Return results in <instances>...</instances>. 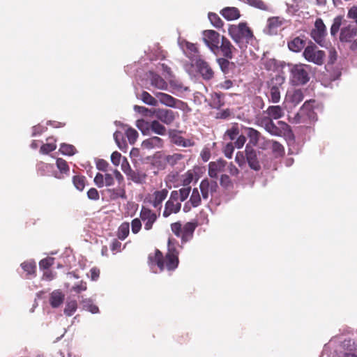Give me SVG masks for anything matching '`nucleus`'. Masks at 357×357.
Listing matches in <instances>:
<instances>
[{
  "instance_id": "nucleus-58",
  "label": "nucleus",
  "mask_w": 357,
  "mask_h": 357,
  "mask_svg": "<svg viewBox=\"0 0 357 357\" xmlns=\"http://www.w3.org/2000/svg\"><path fill=\"white\" fill-rule=\"evenodd\" d=\"M347 16L352 20L356 24L354 25L357 26V5L353 6L349 9Z\"/></svg>"
},
{
  "instance_id": "nucleus-29",
  "label": "nucleus",
  "mask_w": 357,
  "mask_h": 357,
  "mask_svg": "<svg viewBox=\"0 0 357 357\" xmlns=\"http://www.w3.org/2000/svg\"><path fill=\"white\" fill-rule=\"evenodd\" d=\"M305 40L301 37H296L288 42L289 49L294 52H301L305 46Z\"/></svg>"
},
{
  "instance_id": "nucleus-24",
  "label": "nucleus",
  "mask_w": 357,
  "mask_h": 357,
  "mask_svg": "<svg viewBox=\"0 0 357 357\" xmlns=\"http://www.w3.org/2000/svg\"><path fill=\"white\" fill-rule=\"evenodd\" d=\"M266 143L267 146L271 149L272 153L275 158H281L284 156L285 153L284 148L280 142L275 140H268Z\"/></svg>"
},
{
  "instance_id": "nucleus-57",
  "label": "nucleus",
  "mask_w": 357,
  "mask_h": 357,
  "mask_svg": "<svg viewBox=\"0 0 357 357\" xmlns=\"http://www.w3.org/2000/svg\"><path fill=\"white\" fill-rule=\"evenodd\" d=\"M83 303H84V307L91 313L96 314L99 312L98 307L93 304L90 300L84 301Z\"/></svg>"
},
{
  "instance_id": "nucleus-8",
  "label": "nucleus",
  "mask_w": 357,
  "mask_h": 357,
  "mask_svg": "<svg viewBox=\"0 0 357 357\" xmlns=\"http://www.w3.org/2000/svg\"><path fill=\"white\" fill-rule=\"evenodd\" d=\"M235 51L236 48L230 40L222 36L221 37V42L217 47V50H215V52L213 53L216 56H222L227 59H232Z\"/></svg>"
},
{
  "instance_id": "nucleus-25",
  "label": "nucleus",
  "mask_w": 357,
  "mask_h": 357,
  "mask_svg": "<svg viewBox=\"0 0 357 357\" xmlns=\"http://www.w3.org/2000/svg\"><path fill=\"white\" fill-rule=\"evenodd\" d=\"M64 294L59 289L53 291L50 296V303L54 308L59 307L63 302Z\"/></svg>"
},
{
  "instance_id": "nucleus-32",
  "label": "nucleus",
  "mask_w": 357,
  "mask_h": 357,
  "mask_svg": "<svg viewBox=\"0 0 357 357\" xmlns=\"http://www.w3.org/2000/svg\"><path fill=\"white\" fill-rule=\"evenodd\" d=\"M108 192L111 199H116L118 198H126L125 185H119L116 188L108 189Z\"/></svg>"
},
{
  "instance_id": "nucleus-1",
  "label": "nucleus",
  "mask_w": 357,
  "mask_h": 357,
  "mask_svg": "<svg viewBox=\"0 0 357 357\" xmlns=\"http://www.w3.org/2000/svg\"><path fill=\"white\" fill-rule=\"evenodd\" d=\"M177 241L173 238L168 239V250L165 256L158 249H155L153 253H150L148 257L149 264L151 266H157L160 271L165 269L168 271H174L178 266V251L176 248Z\"/></svg>"
},
{
  "instance_id": "nucleus-20",
  "label": "nucleus",
  "mask_w": 357,
  "mask_h": 357,
  "mask_svg": "<svg viewBox=\"0 0 357 357\" xmlns=\"http://www.w3.org/2000/svg\"><path fill=\"white\" fill-rule=\"evenodd\" d=\"M155 97L158 99L160 102L170 107H176L178 102H181V100L174 98L173 96L162 93L158 92L155 93Z\"/></svg>"
},
{
  "instance_id": "nucleus-16",
  "label": "nucleus",
  "mask_w": 357,
  "mask_h": 357,
  "mask_svg": "<svg viewBox=\"0 0 357 357\" xmlns=\"http://www.w3.org/2000/svg\"><path fill=\"white\" fill-rule=\"evenodd\" d=\"M195 66L198 73L205 80H211L214 77V71L210 64L202 59H198L195 61Z\"/></svg>"
},
{
  "instance_id": "nucleus-31",
  "label": "nucleus",
  "mask_w": 357,
  "mask_h": 357,
  "mask_svg": "<svg viewBox=\"0 0 357 357\" xmlns=\"http://www.w3.org/2000/svg\"><path fill=\"white\" fill-rule=\"evenodd\" d=\"M246 134L250 139L249 143L248 144L250 146V144L252 146H257L259 141L261 133L252 128H246Z\"/></svg>"
},
{
  "instance_id": "nucleus-63",
  "label": "nucleus",
  "mask_w": 357,
  "mask_h": 357,
  "mask_svg": "<svg viewBox=\"0 0 357 357\" xmlns=\"http://www.w3.org/2000/svg\"><path fill=\"white\" fill-rule=\"evenodd\" d=\"M266 131L272 135L280 137V132L279 131V126L278 123L275 124L274 122H273L269 128L266 130Z\"/></svg>"
},
{
  "instance_id": "nucleus-19",
  "label": "nucleus",
  "mask_w": 357,
  "mask_h": 357,
  "mask_svg": "<svg viewBox=\"0 0 357 357\" xmlns=\"http://www.w3.org/2000/svg\"><path fill=\"white\" fill-rule=\"evenodd\" d=\"M227 162L224 160H218L215 162H211L208 165V175L212 178H217L218 174L224 170Z\"/></svg>"
},
{
  "instance_id": "nucleus-22",
  "label": "nucleus",
  "mask_w": 357,
  "mask_h": 357,
  "mask_svg": "<svg viewBox=\"0 0 357 357\" xmlns=\"http://www.w3.org/2000/svg\"><path fill=\"white\" fill-rule=\"evenodd\" d=\"M181 208V202H175L168 199L165 204V209L163 211L162 215L165 218H167L173 213H178Z\"/></svg>"
},
{
  "instance_id": "nucleus-12",
  "label": "nucleus",
  "mask_w": 357,
  "mask_h": 357,
  "mask_svg": "<svg viewBox=\"0 0 357 357\" xmlns=\"http://www.w3.org/2000/svg\"><path fill=\"white\" fill-rule=\"evenodd\" d=\"M199 189L203 199H208L209 195H213L218 189L217 181L208 178L203 179L199 184Z\"/></svg>"
},
{
  "instance_id": "nucleus-62",
  "label": "nucleus",
  "mask_w": 357,
  "mask_h": 357,
  "mask_svg": "<svg viewBox=\"0 0 357 357\" xmlns=\"http://www.w3.org/2000/svg\"><path fill=\"white\" fill-rule=\"evenodd\" d=\"M245 154L244 155V153L241 151L237 152L235 157V161L240 167H243L245 165Z\"/></svg>"
},
{
  "instance_id": "nucleus-46",
  "label": "nucleus",
  "mask_w": 357,
  "mask_h": 357,
  "mask_svg": "<svg viewBox=\"0 0 357 357\" xmlns=\"http://www.w3.org/2000/svg\"><path fill=\"white\" fill-rule=\"evenodd\" d=\"M59 151L63 155H73L76 152V149L73 145L68 144H61Z\"/></svg>"
},
{
  "instance_id": "nucleus-50",
  "label": "nucleus",
  "mask_w": 357,
  "mask_h": 357,
  "mask_svg": "<svg viewBox=\"0 0 357 357\" xmlns=\"http://www.w3.org/2000/svg\"><path fill=\"white\" fill-rule=\"evenodd\" d=\"M126 137H128L129 142L132 144H135L138 137L137 131L132 128H130L126 130Z\"/></svg>"
},
{
  "instance_id": "nucleus-48",
  "label": "nucleus",
  "mask_w": 357,
  "mask_h": 357,
  "mask_svg": "<svg viewBox=\"0 0 357 357\" xmlns=\"http://www.w3.org/2000/svg\"><path fill=\"white\" fill-rule=\"evenodd\" d=\"M141 99L147 105L152 106H155L157 105V100L147 91H143L142 93Z\"/></svg>"
},
{
  "instance_id": "nucleus-52",
  "label": "nucleus",
  "mask_w": 357,
  "mask_h": 357,
  "mask_svg": "<svg viewBox=\"0 0 357 357\" xmlns=\"http://www.w3.org/2000/svg\"><path fill=\"white\" fill-rule=\"evenodd\" d=\"M134 109L135 112H139L145 116H151L152 115H154L153 110L149 109L143 106L135 105Z\"/></svg>"
},
{
  "instance_id": "nucleus-53",
  "label": "nucleus",
  "mask_w": 357,
  "mask_h": 357,
  "mask_svg": "<svg viewBox=\"0 0 357 357\" xmlns=\"http://www.w3.org/2000/svg\"><path fill=\"white\" fill-rule=\"evenodd\" d=\"M259 123L264 128V129L266 130L269 126L271 125V123L273 122L271 117H270L268 115L265 116H261L258 119Z\"/></svg>"
},
{
  "instance_id": "nucleus-56",
  "label": "nucleus",
  "mask_w": 357,
  "mask_h": 357,
  "mask_svg": "<svg viewBox=\"0 0 357 357\" xmlns=\"http://www.w3.org/2000/svg\"><path fill=\"white\" fill-rule=\"evenodd\" d=\"M239 134V129L237 126H232L230 129H228L225 135H227L229 139L234 140Z\"/></svg>"
},
{
  "instance_id": "nucleus-59",
  "label": "nucleus",
  "mask_w": 357,
  "mask_h": 357,
  "mask_svg": "<svg viewBox=\"0 0 357 357\" xmlns=\"http://www.w3.org/2000/svg\"><path fill=\"white\" fill-rule=\"evenodd\" d=\"M234 151V146L231 142L227 143L224 147L223 152L227 158H231Z\"/></svg>"
},
{
  "instance_id": "nucleus-41",
  "label": "nucleus",
  "mask_w": 357,
  "mask_h": 357,
  "mask_svg": "<svg viewBox=\"0 0 357 357\" xmlns=\"http://www.w3.org/2000/svg\"><path fill=\"white\" fill-rule=\"evenodd\" d=\"M304 95L301 89H296L289 95L290 101L295 105L303 101Z\"/></svg>"
},
{
  "instance_id": "nucleus-43",
  "label": "nucleus",
  "mask_w": 357,
  "mask_h": 357,
  "mask_svg": "<svg viewBox=\"0 0 357 357\" xmlns=\"http://www.w3.org/2000/svg\"><path fill=\"white\" fill-rule=\"evenodd\" d=\"M208 17L211 23L218 29L222 28L224 25L223 21L221 18L215 13H209Z\"/></svg>"
},
{
  "instance_id": "nucleus-21",
  "label": "nucleus",
  "mask_w": 357,
  "mask_h": 357,
  "mask_svg": "<svg viewBox=\"0 0 357 357\" xmlns=\"http://www.w3.org/2000/svg\"><path fill=\"white\" fill-rule=\"evenodd\" d=\"M149 75L150 82L153 86L161 90L167 89V82L162 77L153 72H150Z\"/></svg>"
},
{
  "instance_id": "nucleus-54",
  "label": "nucleus",
  "mask_w": 357,
  "mask_h": 357,
  "mask_svg": "<svg viewBox=\"0 0 357 357\" xmlns=\"http://www.w3.org/2000/svg\"><path fill=\"white\" fill-rule=\"evenodd\" d=\"M142 229V221L140 218H134L131 222V230L135 234L139 232Z\"/></svg>"
},
{
  "instance_id": "nucleus-51",
  "label": "nucleus",
  "mask_w": 357,
  "mask_h": 357,
  "mask_svg": "<svg viewBox=\"0 0 357 357\" xmlns=\"http://www.w3.org/2000/svg\"><path fill=\"white\" fill-rule=\"evenodd\" d=\"M56 149V145L55 143L49 142L44 144L41 146L40 152L43 154H47Z\"/></svg>"
},
{
  "instance_id": "nucleus-3",
  "label": "nucleus",
  "mask_w": 357,
  "mask_h": 357,
  "mask_svg": "<svg viewBox=\"0 0 357 357\" xmlns=\"http://www.w3.org/2000/svg\"><path fill=\"white\" fill-rule=\"evenodd\" d=\"M311 66L307 64L298 63L292 65L290 68V80L293 85L306 84L310 79Z\"/></svg>"
},
{
  "instance_id": "nucleus-64",
  "label": "nucleus",
  "mask_w": 357,
  "mask_h": 357,
  "mask_svg": "<svg viewBox=\"0 0 357 357\" xmlns=\"http://www.w3.org/2000/svg\"><path fill=\"white\" fill-rule=\"evenodd\" d=\"M93 181L98 188H102L105 185V176L100 173H97Z\"/></svg>"
},
{
  "instance_id": "nucleus-17",
  "label": "nucleus",
  "mask_w": 357,
  "mask_h": 357,
  "mask_svg": "<svg viewBox=\"0 0 357 357\" xmlns=\"http://www.w3.org/2000/svg\"><path fill=\"white\" fill-rule=\"evenodd\" d=\"M357 35V26L350 23L340 30V40L341 42H351Z\"/></svg>"
},
{
  "instance_id": "nucleus-33",
  "label": "nucleus",
  "mask_w": 357,
  "mask_h": 357,
  "mask_svg": "<svg viewBox=\"0 0 357 357\" xmlns=\"http://www.w3.org/2000/svg\"><path fill=\"white\" fill-rule=\"evenodd\" d=\"M280 137H291L294 135L291 127L284 121H278Z\"/></svg>"
},
{
  "instance_id": "nucleus-23",
  "label": "nucleus",
  "mask_w": 357,
  "mask_h": 357,
  "mask_svg": "<svg viewBox=\"0 0 357 357\" xmlns=\"http://www.w3.org/2000/svg\"><path fill=\"white\" fill-rule=\"evenodd\" d=\"M163 144L164 142L160 137L154 136L144 140L142 146L146 149H160L163 146Z\"/></svg>"
},
{
  "instance_id": "nucleus-18",
  "label": "nucleus",
  "mask_w": 357,
  "mask_h": 357,
  "mask_svg": "<svg viewBox=\"0 0 357 357\" xmlns=\"http://www.w3.org/2000/svg\"><path fill=\"white\" fill-rule=\"evenodd\" d=\"M124 173L128 176V178L132 181L136 183H143L146 178V174L141 171L133 170L128 165V168H123Z\"/></svg>"
},
{
  "instance_id": "nucleus-38",
  "label": "nucleus",
  "mask_w": 357,
  "mask_h": 357,
  "mask_svg": "<svg viewBox=\"0 0 357 357\" xmlns=\"http://www.w3.org/2000/svg\"><path fill=\"white\" fill-rule=\"evenodd\" d=\"M130 225L127 222H123L119 227L117 236L121 240H124L129 234Z\"/></svg>"
},
{
  "instance_id": "nucleus-45",
  "label": "nucleus",
  "mask_w": 357,
  "mask_h": 357,
  "mask_svg": "<svg viewBox=\"0 0 357 357\" xmlns=\"http://www.w3.org/2000/svg\"><path fill=\"white\" fill-rule=\"evenodd\" d=\"M185 158L184 155L178 153L169 155L166 157V162L171 166L176 165L180 160Z\"/></svg>"
},
{
  "instance_id": "nucleus-55",
  "label": "nucleus",
  "mask_w": 357,
  "mask_h": 357,
  "mask_svg": "<svg viewBox=\"0 0 357 357\" xmlns=\"http://www.w3.org/2000/svg\"><path fill=\"white\" fill-rule=\"evenodd\" d=\"M54 258L47 257L43 259L39 262V266L41 269H48L50 266H52L54 264Z\"/></svg>"
},
{
  "instance_id": "nucleus-39",
  "label": "nucleus",
  "mask_w": 357,
  "mask_h": 357,
  "mask_svg": "<svg viewBox=\"0 0 357 357\" xmlns=\"http://www.w3.org/2000/svg\"><path fill=\"white\" fill-rule=\"evenodd\" d=\"M343 17L341 15H338L335 17L333 20V22L331 27V34L332 36H335L338 31H340V28L342 24Z\"/></svg>"
},
{
  "instance_id": "nucleus-10",
  "label": "nucleus",
  "mask_w": 357,
  "mask_h": 357,
  "mask_svg": "<svg viewBox=\"0 0 357 357\" xmlns=\"http://www.w3.org/2000/svg\"><path fill=\"white\" fill-rule=\"evenodd\" d=\"M158 215L155 212L146 206H142L139 213V218L144 223V229L149 231L153 229Z\"/></svg>"
},
{
  "instance_id": "nucleus-47",
  "label": "nucleus",
  "mask_w": 357,
  "mask_h": 357,
  "mask_svg": "<svg viewBox=\"0 0 357 357\" xmlns=\"http://www.w3.org/2000/svg\"><path fill=\"white\" fill-rule=\"evenodd\" d=\"M248 4L254 8L262 10H268V6L262 0H248Z\"/></svg>"
},
{
  "instance_id": "nucleus-9",
  "label": "nucleus",
  "mask_w": 357,
  "mask_h": 357,
  "mask_svg": "<svg viewBox=\"0 0 357 357\" xmlns=\"http://www.w3.org/2000/svg\"><path fill=\"white\" fill-rule=\"evenodd\" d=\"M168 193L169 191L166 188L155 190L146 197L147 202L154 208L160 211L162 206V202L167 197Z\"/></svg>"
},
{
  "instance_id": "nucleus-27",
  "label": "nucleus",
  "mask_w": 357,
  "mask_h": 357,
  "mask_svg": "<svg viewBox=\"0 0 357 357\" xmlns=\"http://www.w3.org/2000/svg\"><path fill=\"white\" fill-rule=\"evenodd\" d=\"M171 141L173 144L182 147H190L195 145V142L190 139H185L178 134L170 135Z\"/></svg>"
},
{
  "instance_id": "nucleus-40",
  "label": "nucleus",
  "mask_w": 357,
  "mask_h": 357,
  "mask_svg": "<svg viewBox=\"0 0 357 357\" xmlns=\"http://www.w3.org/2000/svg\"><path fill=\"white\" fill-rule=\"evenodd\" d=\"M77 309V301L75 300H71L66 303L63 312L66 316L70 317L76 312Z\"/></svg>"
},
{
  "instance_id": "nucleus-28",
  "label": "nucleus",
  "mask_w": 357,
  "mask_h": 357,
  "mask_svg": "<svg viewBox=\"0 0 357 357\" xmlns=\"http://www.w3.org/2000/svg\"><path fill=\"white\" fill-rule=\"evenodd\" d=\"M220 14L227 20H234L240 17V11L236 7H226L220 11Z\"/></svg>"
},
{
  "instance_id": "nucleus-37",
  "label": "nucleus",
  "mask_w": 357,
  "mask_h": 357,
  "mask_svg": "<svg viewBox=\"0 0 357 357\" xmlns=\"http://www.w3.org/2000/svg\"><path fill=\"white\" fill-rule=\"evenodd\" d=\"M21 267L27 275L35 276L36 271V265L33 261H24L21 264Z\"/></svg>"
},
{
  "instance_id": "nucleus-11",
  "label": "nucleus",
  "mask_w": 357,
  "mask_h": 357,
  "mask_svg": "<svg viewBox=\"0 0 357 357\" xmlns=\"http://www.w3.org/2000/svg\"><path fill=\"white\" fill-rule=\"evenodd\" d=\"M203 41L209 50L213 52L221 42L220 33L214 30H204L202 32Z\"/></svg>"
},
{
  "instance_id": "nucleus-42",
  "label": "nucleus",
  "mask_w": 357,
  "mask_h": 357,
  "mask_svg": "<svg viewBox=\"0 0 357 357\" xmlns=\"http://www.w3.org/2000/svg\"><path fill=\"white\" fill-rule=\"evenodd\" d=\"M270 102L278 103L280 100V91L277 86H273L270 89V96L268 97Z\"/></svg>"
},
{
  "instance_id": "nucleus-36",
  "label": "nucleus",
  "mask_w": 357,
  "mask_h": 357,
  "mask_svg": "<svg viewBox=\"0 0 357 357\" xmlns=\"http://www.w3.org/2000/svg\"><path fill=\"white\" fill-rule=\"evenodd\" d=\"M74 186L79 191H82L86 183V178L83 175H75L73 177Z\"/></svg>"
},
{
  "instance_id": "nucleus-34",
  "label": "nucleus",
  "mask_w": 357,
  "mask_h": 357,
  "mask_svg": "<svg viewBox=\"0 0 357 357\" xmlns=\"http://www.w3.org/2000/svg\"><path fill=\"white\" fill-rule=\"evenodd\" d=\"M150 129L154 133L160 135H165L167 131L166 128L158 120H154L150 122Z\"/></svg>"
},
{
  "instance_id": "nucleus-44",
  "label": "nucleus",
  "mask_w": 357,
  "mask_h": 357,
  "mask_svg": "<svg viewBox=\"0 0 357 357\" xmlns=\"http://www.w3.org/2000/svg\"><path fill=\"white\" fill-rule=\"evenodd\" d=\"M230 59H227L225 57L218 58L217 63L220 67L221 70L227 74L229 72L230 66L231 63L229 61Z\"/></svg>"
},
{
  "instance_id": "nucleus-13",
  "label": "nucleus",
  "mask_w": 357,
  "mask_h": 357,
  "mask_svg": "<svg viewBox=\"0 0 357 357\" xmlns=\"http://www.w3.org/2000/svg\"><path fill=\"white\" fill-rule=\"evenodd\" d=\"M154 116L166 125L172 124L178 117V112L167 109H153Z\"/></svg>"
},
{
  "instance_id": "nucleus-35",
  "label": "nucleus",
  "mask_w": 357,
  "mask_h": 357,
  "mask_svg": "<svg viewBox=\"0 0 357 357\" xmlns=\"http://www.w3.org/2000/svg\"><path fill=\"white\" fill-rule=\"evenodd\" d=\"M189 202L191 204L192 206L194 208L198 207L202 204V197L199 194L197 188H195L192 190L191 196L189 199Z\"/></svg>"
},
{
  "instance_id": "nucleus-14",
  "label": "nucleus",
  "mask_w": 357,
  "mask_h": 357,
  "mask_svg": "<svg viewBox=\"0 0 357 357\" xmlns=\"http://www.w3.org/2000/svg\"><path fill=\"white\" fill-rule=\"evenodd\" d=\"M285 20L279 16L268 18L264 32L270 36L278 34Z\"/></svg>"
},
{
  "instance_id": "nucleus-60",
  "label": "nucleus",
  "mask_w": 357,
  "mask_h": 357,
  "mask_svg": "<svg viewBox=\"0 0 357 357\" xmlns=\"http://www.w3.org/2000/svg\"><path fill=\"white\" fill-rule=\"evenodd\" d=\"M191 190L190 187L182 188L178 190V194L180 195V202H184L189 196Z\"/></svg>"
},
{
  "instance_id": "nucleus-6",
  "label": "nucleus",
  "mask_w": 357,
  "mask_h": 357,
  "mask_svg": "<svg viewBox=\"0 0 357 357\" xmlns=\"http://www.w3.org/2000/svg\"><path fill=\"white\" fill-rule=\"evenodd\" d=\"M303 56L308 62L321 66L324 63L326 54L324 51L319 50L314 43L310 41L305 47Z\"/></svg>"
},
{
  "instance_id": "nucleus-30",
  "label": "nucleus",
  "mask_w": 357,
  "mask_h": 357,
  "mask_svg": "<svg viewBox=\"0 0 357 357\" xmlns=\"http://www.w3.org/2000/svg\"><path fill=\"white\" fill-rule=\"evenodd\" d=\"M264 114L268 115L273 120H277L284 116V111L280 105H272L269 106L266 111H264Z\"/></svg>"
},
{
  "instance_id": "nucleus-15",
  "label": "nucleus",
  "mask_w": 357,
  "mask_h": 357,
  "mask_svg": "<svg viewBox=\"0 0 357 357\" xmlns=\"http://www.w3.org/2000/svg\"><path fill=\"white\" fill-rule=\"evenodd\" d=\"M246 161L250 169L255 171L261 169V165L257 156V151L249 144H247L245 149Z\"/></svg>"
},
{
  "instance_id": "nucleus-7",
  "label": "nucleus",
  "mask_w": 357,
  "mask_h": 357,
  "mask_svg": "<svg viewBox=\"0 0 357 357\" xmlns=\"http://www.w3.org/2000/svg\"><path fill=\"white\" fill-rule=\"evenodd\" d=\"M310 36L317 44L323 46L325 43V38L327 36V29L322 19L317 18L316 20L314 28L311 31Z\"/></svg>"
},
{
  "instance_id": "nucleus-26",
  "label": "nucleus",
  "mask_w": 357,
  "mask_h": 357,
  "mask_svg": "<svg viewBox=\"0 0 357 357\" xmlns=\"http://www.w3.org/2000/svg\"><path fill=\"white\" fill-rule=\"evenodd\" d=\"M225 105V95L220 92H214L211 94L209 105L214 109H220Z\"/></svg>"
},
{
  "instance_id": "nucleus-49",
  "label": "nucleus",
  "mask_w": 357,
  "mask_h": 357,
  "mask_svg": "<svg viewBox=\"0 0 357 357\" xmlns=\"http://www.w3.org/2000/svg\"><path fill=\"white\" fill-rule=\"evenodd\" d=\"M56 165L61 174H68L70 168L67 162L63 158H57Z\"/></svg>"
},
{
  "instance_id": "nucleus-5",
  "label": "nucleus",
  "mask_w": 357,
  "mask_h": 357,
  "mask_svg": "<svg viewBox=\"0 0 357 357\" xmlns=\"http://www.w3.org/2000/svg\"><path fill=\"white\" fill-rule=\"evenodd\" d=\"M317 119V114L314 112L310 102L305 101L291 122L292 123L309 125L315 121Z\"/></svg>"
},
{
  "instance_id": "nucleus-4",
  "label": "nucleus",
  "mask_w": 357,
  "mask_h": 357,
  "mask_svg": "<svg viewBox=\"0 0 357 357\" xmlns=\"http://www.w3.org/2000/svg\"><path fill=\"white\" fill-rule=\"evenodd\" d=\"M170 227L173 234L181 238L182 243H185L192 238L194 231L197 227V222L196 221L188 222L183 226L181 222L178 221L172 223Z\"/></svg>"
},
{
  "instance_id": "nucleus-2",
  "label": "nucleus",
  "mask_w": 357,
  "mask_h": 357,
  "mask_svg": "<svg viewBox=\"0 0 357 357\" xmlns=\"http://www.w3.org/2000/svg\"><path fill=\"white\" fill-rule=\"evenodd\" d=\"M228 33L242 50H245L248 45L255 46L257 43L252 29L245 22H240L238 25H231L228 29Z\"/></svg>"
},
{
  "instance_id": "nucleus-61",
  "label": "nucleus",
  "mask_w": 357,
  "mask_h": 357,
  "mask_svg": "<svg viewBox=\"0 0 357 357\" xmlns=\"http://www.w3.org/2000/svg\"><path fill=\"white\" fill-rule=\"evenodd\" d=\"M87 197L89 199L97 201L100 199V195L95 188H90L87 192Z\"/></svg>"
}]
</instances>
